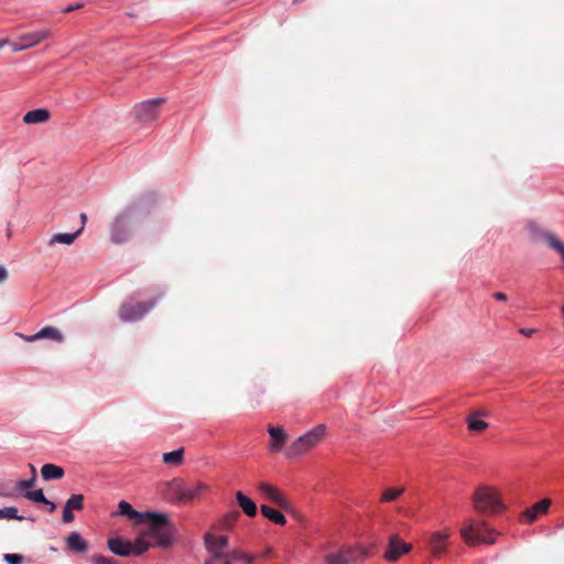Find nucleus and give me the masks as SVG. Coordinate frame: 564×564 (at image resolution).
I'll return each instance as SVG.
<instances>
[{"instance_id": "nucleus-1", "label": "nucleus", "mask_w": 564, "mask_h": 564, "mask_svg": "<svg viewBox=\"0 0 564 564\" xmlns=\"http://www.w3.org/2000/svg\"><path fill=\"white\" fill-rule=\"evenodd\" d=\"M145 525L143 529L144 535H147L153 545L160 547H169L173 543V536L175 534V528L163 513L147 512Z\"/></svg>"}, {"instance_id": "nucleus-2", "label": "nucleus", "mask_w": 564, "mask_h": 564, "mask_svg": "<svg viewBox=\"0 0 564 564\" xmlns=\"http://www.w3.org/2000/svg\"><path fill=\"white\" fill-rule=\"evenodd\" d=\"M474 510L482 517L497 516L506 509L499 490L491 486H479L471 496Z\"/></svg>"}, {"instance_id": "nucleus-3", "label": "nucleus", "mask_w": 564, "mask_h": 564, "mask_svg": "<svg viewBox=\"0 0 564 564\" xmlns=\"http://www.w3.org/2000/svg\"><path fill=\"white\" fill-rule=\"evenodd\" d=\"M460 536L466 544L469 546H476L478 544H494L496 542V532L486 520L484 519H467L460 530Z\"/></svg>"}, {"instance_id": "nucleus-4", "label": "nucleus", "mask_w": 564, "mask_h": 564, "mask_svg": "<svg viewBox=\"0 0 564 564\" xmlns=\"http://www.w3.org/2000/svg\"><path fill=\"white\" fill-rule=\"evenodd\" d=\"M327 427L325 424H318L305 434L294 440L286 448L285 454L289 457L302 456L317 447L326 436Z\"/></svg>"}, {"instance_id": "nucleus-5", "label": "nucleus", "mask_w": 564, "mask_h": 564, "mask_svg": "<svg viewBox=\"0 0 564 564\" xmlns=\"http://www.w3.org/2000/svg\"><path fill=\"white\" fill-rule=\"evenodd\" d=\"M133 210L127 208L119 213L110 224V239L120 245L128 241L132 235Z\"/></svg>"}, {"instance_id": "nucleus-6", "label": "nucleus", "mask_w": 564, "mask_h": 564, "mask_svg": "<svg viewBox=\"0 0 564 564\" xmlns=\"http://www.w3.org/2000/svg\"><path fill=\"white\" fill-rule=\"evenodd\" d=\"M368 556L361 545H345L336 551L324 554L325 564H356L358 558Z\"/></svg>"}, {"instance_id": "nucleus-7", "label": "nucleus", "mask_w": 564, "mask_h": 564, "mask_svg": "<svg viewBox=\"0 0 564 564\" xmlns=\"http://www.w3.org/2000/svg\"><path fill=\"white\" fill-rule=\"evenodd\" d=\"M158 299L145 302L124 303L121 305L119 315L123 322H134L143 317L156 305Z\"/></svg>"}, {"instance_id": "nucleus-8", "label": "nucleus", "mask_w": 564, "mask_h": 564, "mask_svg": "<svg viewBox=\"0 0 564 564\" xmlns=\"http://www.w3.org/2000/svg\"><path fill=\"white\" fill-rule=\"evenodd\" d=\"M412 550V544L403 541L398 534H391L388 539L383 558L388 562H397L403 554Z\"/></svg>"}, {"instance_id": "nucleus-9", "label": "nucleus", "mask_w": 564, "mask_h": 564, "mask_svg": "<svg viewBox=\"0 0 564 564\" xmlns=\"http://www.w3.org/2000/svg\"><path fill=\"white\" fill-rule=\"evenodd\" d=\"M258 490L262 496H264L268 500H270L272 503H274L282 510L286 512L292 510L291 502L289 501L286 496L283 492H281L276 487L268 482H260L258 485Z\"/></svg>"}, {"instance_id": "nucleus-10", "label": "nucleus", "mask_w": 564, "mask_h": 564, "mask_svg": "<svg viewBox=\"0 0 564 564\" xmlns=\"http://www.w3.org/2000/svg\"><path fill=\"white\" fill-rule=\"evenodd\" d=\"M163 102V99H150L135 106V117L142 122H152L159 116V106Z\"/></svg>"}, {"instance_id": "nucleus-11", "label": "nucleus", "mask_w": 564, "mask_h": 564, "mask_svg": "<svg viewBox=\"0 0 564 564\" xmlns=\"http://www.w3.org/2000/svg\"><path fill=\"white\" fill-rule=\"evenodd\" d=\"M267 431L270 435V442L268 444L269 452L273 454L280 453L288 442V432L283 426L274 425H268Z\"/></svg>"}, {"instance_id": "nucleus-12", "label": "nucleus", "mask_w": 564, "mask_h": 564, "mask_svg": "<svg viewBox=\"0 0 564 564\" xmlns=\"http://www.w3.org/2000/svg\"><path fill=\"white\" fill-rule=\"evenodd\" d=\"M488 416L489 412L485 409H478L470 412L466 417L468 430L474 433L485 432L488 429L489 424L482 419Z\"/></svg>"}, {"instance_id": "nucleus-13", "label": "nucleus", "mask_w": 564, "mask_h": 564, "mask_svg": "<svg viewBox=\"0 0 564 564\" xmlns=\"http://www.w3.org/2000/svg\"><path fill=\"white\" fill-rule=\"evenodd\" d=\"M449 538V531L448 530H442L436 531L432 533L429 545L431 550V554L435 557L441 556L446 547H447V540Z\"/></svg>"}, {"instance_id": "nucleus-14", "label": "nucleus", "mask_w": 564, "mask_h": 564, "mask_svg": "<svg viewBox=\"0 0 564 564\" xmlns=\"http://www.w3.org/2000/svg\"><path fill=\"white\" fill-rule=\"evenodd\" d=\"M21 337L29 343L43 338H48L56 343H62L64 340L63 334L53 326L44 327L34 335H21Z\"/></svg>"}, {"instance_id": "nucleus-15", "label": "nucleus", "mask_w": 564, "mask_h": 564, "mask_svg": "<svg viewBox=\"0 0 564 564\" xmlns=\"http://www.w3.org/2000/svg\"><path fill=\"white\" fill-rule=\"evenodd\" d=\"M51 35L52 32L50 29H41L34 32L22 34L19 39L24 44V47H26L28 50L47 40L48 37H51Z\"/></svg>"}, {"instance_id": "nucleus-16", "label": "nucleus", "mask_w": 564, "mask_h": 564, "mask_svg": "<svg viewBox=\"0 0 564 564\" xmlns=\"http://www.w3.org/2000/svg\"><path fill=\"white\" fill-rule=\"evenodd\" d=\"M118 514L127 517L129 520L134 521L135 524L141 525L145 523L147 512L141 513L132 508V506L122 500L118 505Z\"/></svg>"}, {"instance_id": "nucleus-17", "label": "nucleus", "mask_w": 564, "mask_h": 564, "mask_svg": "<svg viewBox=\"0 0 564 564\" xmlns=\"http://www.w3.org/2000/svg\"><path fill=\"white\" fill-rule=\"evenodd\" d=\"M108 547L113 554L119 556H129L133 553L132 543L121 538H110L108 540Z\"/></svg>"}, {"instance_id": "nucleus-18", "label": "nucleus", "mask_w": 564, "mask_h": 564, "mask_svg": "<svg viewBox=\"0 0 564 564\" xmlns=\"http://www.w3.org/2000/svg\"><path fill=\"white\" fill-rule=\"evenodd\" d=\"M51 113L47 109L39 108L31 111H28L23 116V122L26 124H39L45 123L50 120Z\"/></svg>"}, {"instance_id": "nucleus-19", "label": "nucleus", "mask_w": 564, "mask_h": 564, "mask_svg": "<svg viewBox=\"0 0 564 564\" xmlns=\"http://www.w3.org/2000/svg\"><path fill=\"white\" fill-rule=\"evenodd\" d=\"M551 506L550 499H543L540 502L535 503L533 507L527 509L523 513V517L527 519L529 523H532L536 520L539 514L546 513L547 509Z\"/></svg>"}, {"instance_id": "nucleus-20", "label": "nucleus", "mask_w": 564, "mask_h": 564, "mask_svg": "<svg viewBox=\"0 0 564 564\" xmlns=\"http://www.w3.org/2000/svg\"><path fill=\"white\" fill-rule=\"evenodd\" d=\"M209 490V486L198 481L189 486H185L184 502L193 501Z\"/></svg>"}, {"instance_id": "nucleus-21", "label": "nucleus", "mask_w": 564, "mask_h": 564, "mask_svg": "<svg viewBox=\"0 0 564 564\" xmlns=\"http://www.w3.org/2000/svg\"><path fill=\"white\" fill-rule=\"evenodd\" d=\"M167 492L175 501L184 502L185 485L183 480L174 478L166 484Z\"/></svg>"}, {"instance_id": "nucleus-22", "label": "nucleus", "mask_w": 564, "mask_h": 564, "mask_svg": "<svg viewBox=\"0 0 564 564\" xmlns=\"http://www.w3.org/2000/svg\"><path fill=\"white\" fill-rule=\"evenodd\" d=\"M67 547L75 553H85L88 550L87 542L77 532H72L66 539Z\"/></svg>"}, {"instance_id": "nucleus-23", "label": "nucleus", "mask_w": 564, "mask_h": 564, "mask_svg": "<svg viewBox=\"0 0 564 564\" xmlns=\"http://www.w3.org/2000/svg\"><path fill=\"white\" fill-rule=\"evenodd\" d=\"M236 499L239 507L248 517H256L257 514V505L241 491L236 492Z\"/></svg>"}, {"instance_id": "nucleus-24", "label": "nucleus", "mask_w": 564, "mask_h": 564, "mask_svg": "<svg viewBox=\"0 0 564 564\" xmlns=\"http://www.w3.org/2000/svg\"><path fill=\"white\" fill-rule=\"evenodd\" d=\"M41 475L44 480L61 479L64 476V469L54 464H45L41 468Z\"/></svg>"}, {"instance_id": "nucleus-25", "label": "nucleus", "mask_w": 564, "mask_h": 564, "mask_svg": "<svg viewBox=\"0 0 564 564\" xmlns=\"http://www.w3.org/2000/svg\"><path fill=\"white\" fill-rule=\"evenodd\" d=\"M260 510H261V513L263 514V517H265L268 520L272 521L273 523L279 524V525L286 524V518L280 511H278L267 505H262Z\"/></svg>"}, {"instance_id": "nucleus-26", "label": "nucleus", "mask_w": 564, "mask_h": 564, "mask_svg": "<svg viewBox=\"0 0 564 564\" xmlns=\"http://www.w3.org/2000/svg\"><path fill=\"white\" fill-rule=\"evenodd\" d=\"M83 227L79 228L77 231L73 234H56L52 236V238L48 240V246H54L55 243H63V245H72L77 237L82 234Z\"/></svg>"}, {"instance_id": "nucleus-27", "label": "nucleus", "mask_w": 564, "mask_h": 564, "mask_svg": "<svg viewBox=\"0 0 564 564\" xmlns=\"http://www.w3.org/2000/svg\"><path fill=\"white\" fill-rule=\"evenodd\" d=\"M184 448L181 447L176 451L164 453L162 460L166 465L180 466L184 462Z\"/></svg>"}, {"instance_id": "nucleus-28", "label": "nucleus", "mask_w": 564, "mask_h": 564, "mask_svg": "<svg viewBox=\"0 0 564 564\" xmlns=\"http://www.w3.org/2000/svg\"><path fill=\"white\" fill-rule=\"evenodd\" d=\"M542 238L552 249L561 254V258L564 261V243L550 231L543 232Z\"/></svg>"}, {"instance_id": "nucleus-29", "label": "nucleus", "mask_w": 564, "mask_h": 564, "mask_svg": "<svg viewBox=\"0 0 564 564\" xmlns=\"http://www.w3.org/2000/svg\"><path fill=\"white\" fill-rule=\"evenodd\" d=\"M132 545H133V553H132L133 555H141L145 551H148L150 546H154L153 542H151V540L147 535H144L143 530L141 532V535L139 538H137V540L134 541V543H132Z\"/></svg>"}, {"instance_id": "nucleus-30", "label": "nucleus", "mask_w": 564, "mask_h": 564, "mask_svg": "<svg viewBox=\"0 0 564 564\" xmlns=\"http://www.w3.org/2000/svg\"><path fill=\"white\" fill-rule=\"evenodd\" d=\"M205 546L208 553H214V551L219 553H226L227 550L223 549L217 541L216 535L212 533H206L204 536Z\"/></svg>"}, {"instance_id": "nucleus-31", "label": "nucleus", "mask_w": 564, "mask_h": 564, "mask_svg": "<svg viewBox=\"0 0 564 564\" xmlns=\"http://www.w3.org/2000/svg\"><path fill=\"white\" fill-rule=\"evenodd\" d=\"M404 491V488H389L382 492L381 501L383 502H392L397 498H399Z\"/></svg>"}, {"instance_id": "nucleus-32", "label": "nucleus", "mask_w": 564, "mask_h": 564, "mask_svg": "<svg viewBox=\"0 0 564 564\" xmlns=\"http://www.w3.org/2000/svg\"><path fill=\"white\" fill-rule=\"evenodd\" d=\"M70 510H82L84 508V496L83 495H72L66 503Z\"/></svg>"}, {"instance_id": "nucleus-33", "label": "nucleus", "mask_w": 564, "mask_h": 564, "mask_svg": "<svg viewBox=\"0 0 564 564\" xmlns=\"http://www.w3.org/2000/svg\"><path fill=\"white\" fill-rule=\"evenodd\" d=\"M23 496L33 502H37V503L48 502V499H46L42 489L32 490V491L28 490L24 492Z\"/></svg>"}, {"instance_id": "nucleus-34", "label": "nucleus", "mask_w": 564, "mask_h": 564, "mask_svg": "<svg viewBox=\"0 0 564 564\" xmlns=\"http://www.w3.org/2000/svg\"><path fill=\"white\" fill-rule=\"evenodd\" d=\"M0 519L22 520L23 518L18 516V509L15 507H7L3 509H0Z\"/></svg>"}, {"instance_id": "nucleus-35", "label": "nucleus", "mask_w": 564, "mask_h": 564, "mask_svg": "<svg viewBox=\"0 0 564 564\" xmlns=\"http://www.w3.org/2000/svg\"><path fill=\"white\" fill-rule=\"evenodd\" d=\"M0 497L15 498L18 497V490L9 484L0 482Z\"/></svg>"}, {"instance_id": "nucleus-36", "label": "nucleus", "mask_w": 564, "mask_h": 564, "mask_svg": "<svg viewBox=\"0 0 564 564\" xmlns=\"http://www.w3.org/2000/svg\"><path fill=\"white\" fill-rule=\"evenodd\" d=\"M34 477H31L30 479H23L19 480L13 487L15 490H18V497L20 496L21 491L30 489L35 484Z\"/></svg>"}, {"instance_id": "nucleus-37", "label": "nucleus", "mask_w": 564, "mask_h": 564, "mask_svg": "<svg viewBox=\"0 0 564 564\" xmlns=\"http://www.w3.org/2000/svg\"><path fill=\"white\" fill-rule=\"evenodd\" d=\"M93 564H118L117 560L112 557H106L101 554H95L91 556Z\"/></svg>"}, {"instance_id": "nucleus-38", "label": "nucleus", "mask_w": 564, "mask_h": 564, "mask_svg": "<svg viewBox=\"0 0 564 564\" xmlns=\"http://www.w3.org/2000/svg\"><path fill=\"white\" fill-rule=\"evenodd\" d=\"M209 558L205 561L204 564H223V561L225 560L226 553H219L214 551V553H208Z\"/></svg>"}, {"instance_id": "nucleus-39", "label": "nucleus", "mask_w": 564, "mask_h": 564, "mask_svg": "<svg viewBox=\"0 0 564 564\" xmlns=\"http://www.w3.org/2000/svg\"><path fill=\"white\" fill-rule=\"evenodd\" d=\"M245 557V553L238 550H227L225 560H228L229 562L242 560Z\"/></svg>"}, {"instance_id": "nucleus-40", "label": "nucleus", "mask_w": 564, "mask_h": 564, "mask_svg": "<svg viewBox=\"0 0 564 564\" xmlns=\"http://www.w3.org/2000/svg\"><path fill=\"white\" fill-rule=\"evenodd\" d=\"M4 560L8 564H21L23 557L20 554H6Z\"/></svg>"}, {"instance_id": "nucleus-41", "label": "nucleus", "mask_w": 564, "mask_h": 564, "mask_svg": "<svg viewBox=\"0 0 564 564\" xmlns=\"http://www.w3.org/2000/svg\"><path fill=\"white\" fill-rule=\"evenodd\" d=\"M264 393V389L261 386H254L253 391L250 393L251 400L259 404V397Z\"/></svg>"}, {"instance_id": "nucleus-42", "label": "nucleus", "mask_w": 564, "mask_h": 564, "mask_svg": "<svg viewBox=\"0 0 564 564\" xmlns=\"http://www.w3.org/2000/svg\"><path fill=\"white\" fill-rule=\"evenodd\" d=\"M63 521L65 523H70L74 521V514H73V510H70L68 507L64 506V509H63Z\"/></svg>"}, {"instance_id": "nucleus-43", "label": "nucleus", "mask_w": 564, "mask_h": 564, "mask_svg": "<svg viewBox=\"0 0 564 564\" xmlns=\"http://www.w3.org/2000/svg\"><path fill=\"white\" fill-rule=\"evenodd\" d=\"M239 517V512L234 511L225 517V522L227 525H231L236 522L237 518Z\"/></svg>"}, {"instance_id": "nucleus-44", "label": "nucleus", "mask_w": 564, "mask_h": 564, "mask_svg": "<svg viewBox=\"0 0 564 564\" xmlns=\"http://www.w3.org/2000/svg\"><path fill=\"white\" fill-rule=\"evenodd\" d=\"M216 541L217 543L223 546V549L225 550H229L228 549V536L226 535H219V536H216Z\"/></svg>"}, {"instance_id": "nucleus-45", "label": "nucleus", "mask_w": 564, "mask_h": 564, "mask_svg": "<svg viewBox=\"0 0 564 564\" xmlns=\"http://www.w3.org/2000/svg\"><path fill=\"white\" fill-rule=\"evenodd\" d=\"M11 46H12L13 52H20V51L26 50V47H24V44L22 43V41L20 39L17 42L12 43Z\"/></svg>"}, {"instance_id": "nucleus-46", "label": "nucleus", "mask_w": 564, "mask_h": 564, "mask_svg": "<svg viewBox=\"0 0 564 564\" xmlns=\"http://www.w3.org/2000/svg\"><path fill=\"white\" fill-rule=\"evenodd\" d=\"M492 297L500 302H506L508 300V295L503 292H495Z\"/></svg>"}, {"instance_id": "nucleus-47", "label": "nucleus", "mask_w": 564, "mask_h": 564, "mask_svg": "<svg viewBox=\"0 0 564 564\" xmlns=\"http://www.w3.org/2000/svg\"><path fill=\"white\" fill-rule=\"evenodd\" d=\"M8 276H9V274H8L7 269L3 265H0V283H3L4 281H7Z\"/></svg>"}, {"instance_id": "nucleus-48", "label": "nucleus", "mask_w": 564, "mask_h": 564, "mask_svg": "<svg viewBox=\"0 0 564 564\" xmlns=\"http://www.w3.org/2000/svg\"><path fill=\"white\" fill-rule=\"evenodd\" d=\"M536 330L534 328H521L519 333L525 337H531Z\"/></svg>"}, {"instance_id": "nucleus-49", "label": "nucleus", "mask_w": 564, "mask_h": 564, "mask_svg": "<svg viewBox=\"0 0 564 564\" xmlns=\"http://www.w3.org/2000/svg\"><path fill=\"white\" fill-rule=\"evenodd\" d=\"M44 505L48 506V511L53 512L56 509V505L48 500V502H44Z\"/></svg>"}, {"instance_id": "nucleus-50", "label": "nucleus", "mask_w": 564, "mask_h": 564, "mask_svg": "<svg viewBox=\"0 0 564 564\" xmlns=\"http://www.w3.org/2000/svg\"><path fill=\"white\" fill-rule=\"evenodd\" d=\"M80 7H82V4H77L76 7L68 6V7L63 9V12L67 13V12H70V11L77 9V8H80Z\"/></svg>"}, {"instance_id": "nucleus-51", "label": "nucleus", "mask_w": 564, "mask_h": 564, "mask_svg": "<svg viewBox=\"0 0 564 564\" xmlns=\"http://www.w3.org/2000/svg\"><path fill=\"white\" fill-rule=\"evenodd\" d=\"M242 560L246 562V564H252L253 563V557L251 555H249V554H246V553H245V557Z\"/></svg>"}, {"instance_id": "nucleus-52", "label": "nucleus", "mask_w": 564, "mask_h": 564, "mask_svg": "<svg viewBox=\"0 0 564 564\" xmlns=\"http://www.w3.org/2000/svg\"><path fill=\"white\" fill-rule=\"evenodd\" d=\"M29 466H30V469H31V477H34V479H36V469H35V467L32 464H30Z\"/></svg>"}, {"instance_id": "nucleus-53", "label": "nucleus", "mask_w": 564, "mask_h": 564, "mask_svg": "<svg viewBox=\"0 0 564 564\" xmlns=\"http://www.w3.org/2000/svg\"><path fill=\"white\" fill-rule=\"evenodd\" d=\"M80 219H82V223H83V226H82V227L84 228V224H85V223H86V220H87V216H86V214H82V215H80Z\"/></svg>"}, {"instance_id": "nucleus-54", "label": "nucleus", "mask_w": 564, "mask_h": 564, "mask_svg": "<svg viewBox=\"0 0 564 564\" xmlns=\"http://www.w3.org/2000/svg\"><path fill=\"white\" fill-rule=\"evenodd\" d=\"M8 43V40H0V48H2Z\"/></svg>"}, {"instance_id": "nucleus-55", "label": "nucleus", "mask_w": 564, "mask_h": 564, "mask_svg": "<svg viewBox=\"0 0 564 564\" xmlns=\"http://www.w3.org/2000/svg\"><path fill=\"white\" fill-rule=\"evenodd\" d=\"M7 236H8V238H10V237H11V230H10V229H8V231H7Z\"/></svg>"}, {"instance_id": "nucleus-56", "label": "nucleus", "mask_w": 564, "mask_h": 564, "mask_svg": "<svg viewBox=\"0 0 564 564\" xmlns=\"http://www.w3.org/2000/svg\"><path fill=\"white\" fill-rule=\"evenodd\" d=\"M223 564H231V562H229L228 560H224Z\"/></svg>"}, {"instance_id": "nucleus-57", "label": "nucleus", "mask_w": 564, "mask_h": 564, "mask_svg": "<svg viewBox=\"0 0 564 564\" xmlns=\"http://www.w3.org/2000/svg\"><path fill=\"white\" fill-rule=\"evenodd\" d=\"M562 312H563V314H564V305H563Z\"/></svg>"}]
</instances>
